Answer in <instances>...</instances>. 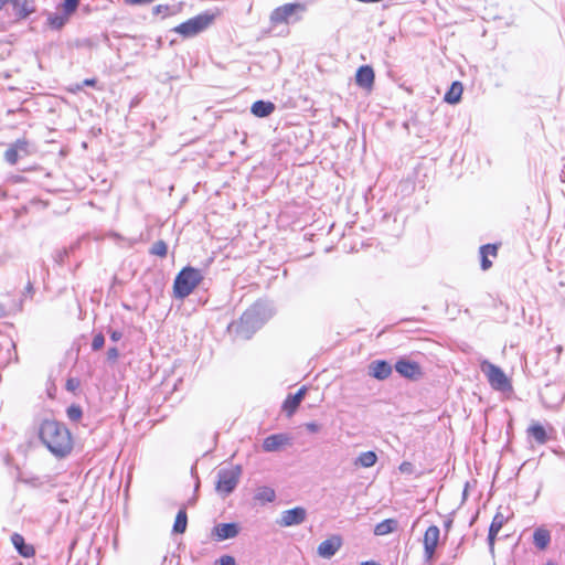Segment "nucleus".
Here are the masks:
<instances>
[{
	"label": "nucleus",
	"mask_w": 565,
	"mask_h": 565,
	"mask_svg": "<svg viewBox=\"0 0 565 565\" xmlns=\"http://www.w3.org/2000/svg\"><path fill=\"white\" fill-rule=\"evenodd\" d=\"M2 316H3V308L0 307V317H2Z\"/></svg>",
	"instance_id": "obj_48"
},
{
	"label": "nucleus",
	"mask_w": 565,
	"mask_h": 565,
	"mask_svg": "<svg viewBox=\"0 0 565 565\" xmlns=\"http://www.w3.org/2000/svg\"><path fill=\"white\" fill-rule=\"evenodd\" d=\"M462 85L461 83L459 82H454L450 86V88L448 89V92L445 94V102L449 103V104H457L460 98H461V95H462Z\"/></svg>",
	"instance_id": "obj_25"
},
{
	"label": "nucleus",
	"mask_w": 565,
	"mask_h": 565,
	"mask_svg": "<svg viewBox=\"0 0 565 565\" xmlns=\"http://www.w3.org/2000/svg\"><path fill=\"white\" fill-rule=\"evenodd\" d=\"M26 154H29V142L25 139H18L4 151V159L8 163L14 166L20 156Z\"/></svg>",
	"instance_id": "obj_10"
},
{
	"label": "nucleus",
	"mask_w": 565,
	"mask_h": 565,
	"mask_svg": "<svg viewBox=\"0 0 565 565\" xmlns=\"http://www.w3.org/2000/svg\"><path fill=\"white\" fill-rule=\"evenodd\" d=\"M341 546V537L332 535L319 544L317 552L320 557L329 559L337 554Z\"/></svg>",
	"instance_id": "obj_11"
},
{
	"label": "nucleus",
	"mask_w": 565,
	"mask_h": 565,
	"mask_svg": "<svg viewBox=\"0 0 565 565\" xmlns=\"http://www.w3.org/2000/svg\"><path fill=\"white\" fill-rule=\"evenodd\" d=\"M202 279L203 275L200 269L190 266L184 267L174 279L173 292L175 298L183 299L188 297Z\"/></svg>",
	"instance_id": "obj_2"
},
{
	"label": "nucleus",
	"mask_w": 565,
	"mask_h": 565,
	"mask_svg": "<svg viewBox=\"0 0 565 565\" xmlns=\"http://www.w3.org/2000/svg\"><path fill=\"white\" fill-rule=\"evenodd\" d=\"M11 542L23 557H31L35 554L34 547L32 545L25 544L24 539L19 533H13L11 536Z\"/></svg>",
	"instance_id": "obj_21"
},
{
	"label": "nucleus",
	"mask_w": 565,
	"mask_h": 565,
	"mask_svg": "<svg viewBox=\"0 0 565 565\" xmlns=\"http://www.w3.org/2000/svg\"><path fill=\"white\" fill-rule=\"evenodd\" d=\"M303 10L305 7L300 3H286L271 12L270 21L273 24L288 23L292 15Z\"/></svg>",
	"instance_id": "obj_8"
},
{
	"label": "nucleus",
	"mask_w": 565,
	"mask_h": 565,
	"mask_svg": "<svg viewBox=\"0 0 565 565\" xmlns=\"http://www.w3.org/2000/svg\"><path fill=\"white\" fill-rule=\"evenodd\" d=\"M39 437L56 458H65L73 449L71 431L63 423L55 419H45L41 423Z\"/></svg>",
	"instance_id": "obj_1"
},
{
	"label": "nucleus",
	"mask_w": 565,
	"mask_h": 565,
	"mask_svg": "<svg viewBox=\"0 0 565 565\" xmlns=\"http://www.w3.org/2000/svg\"><path fill=\"white\" fill-rule=\"evenodd\" d=\"M305 426L310 433H318L321 429V426L315 422L307 423Z\"/></svg>",
	"instance_id": "obj_39"
},
{
	"label": "nucleus",
	"mask_w": 565,
	"mask_h": 565,
	"mask_svg": "<svg viewBox=\"0 0 565 565\" xmlns=\"http://www.w3.org/2000/svg\"><path fill=\"white\" fill-rule=\"evenodd\" d=\"M480 256L482 270H488L492 266V263L488 258L489 256L487 254H480Z\"/></svg>",
	"instance_id": "obj_37"
},
{
	"label": "nucleus",
	"mask_w": 565,
	"mask_h": 565,
	"mask_svg": "<svg viewBox=\"0 0 565 565\" xmlns=\"http://www.w3.org/2000/svg\"><path fill=\"white\" fill-rule=\"evenodd\" d=\"M122 337V333L120 331L114 330L110 332V339L115 342L119 341Z\"/></svg>",
	"instance_id": "obj_44"
},
{
	"label": "nucleus",
	"mask_w": 565,
	"mask_h": 565,
	"mask_svg": "<svg viewBox=\"0 0 565 565\" xmlns=\"http://www.w3.org/2000/svg\"><path fill=\"white\" fill-rule=\"evenodd\" d=\"M78 387V382L74 379H70L66 382V388L71 392L75 391Z\"/></svg>",
	"instance_id": "obj_42"
},
{
	"label": "nucleus",
	"mask_w": 565,
	"mask_h": 565,
	"mask_svg": "<svg viewBox=\"0 0 565 565\" xmlns=\"http://www.w3.org/2000/svg\"><path fill=\"white\" fill-rule=\"evenodd\" d=\"M242 476V467L231 466L227 468H221L217 471V480L215 483V490L223 497L232 493L237 487Z\"/></svg>",
	"instance_id": "obj_3"
},
{
	"label": "nucleus",
	"mask_w": 565,
	"mask_h": 565,
	"mask_svg": "<svg viewBox=\"0 0 565 565\" xmlns=\"http://www.w3.org/2000/svg\"><path fill=\"white\" fill-rule=\"evenodd\" d=\"M252 114L256 117H267L275 110V105L271 102L257 100L252 105Z\"/></svg>",
	"instance_id": "obj_23"
},
{
	"label": "nucleus",
	"mask_w": 565,
	"mask_h": 565,
	"mask_svg": "<svg viewBox=\"0 0 565 565\" xmlns=\"http://www.w3.org/2000/svg\"><path fill=\"white\" fill-rule=\"evenodd\" d=\"M119 356V352L117 350V348H109L108 351H107V359L109 361H116Z\"/></svg>",
	"instance_id": "obj_38"
},
{
	"label": "nucleus",
	"mask_w": 565,
	"mask_h": 565,
	"mask_svg": "<svg viewBox=\"0 0 565 565\" xmlns=\"http://www.w3.org/2000/svg\"><path fill=\"white\" fill-rule=\"evenodd\" d=\"M527 439H533L539 445H544L548 440V435L543 425L533 422L526 429Z\"/></svg>",
	"instance_id": "obj_17"
},
{
	"label": "nucleus",
	"mask_w": 565,
	"mask_h": 565,
	"mask_svg": "<svg viewBox=\"0 0 565 565\" xmlns=\"http://www.w3.org/2000/svg\"><path fill=\"white\" fill-rule=\"evenodd\" d=\"M13 0H0V9H3L7 4L12 6Z\"/></svg>",
	"instance_id": "obj_46"
},
{
	"label": "nucleus",
	"mask_w": 565,
	"mask_h": 565,
	"mask_svg": "<svg viewBox=\"0 0 565 565\" xmlns=\"http://www.w3.org/2000/svg\"><path fill=\"white\" fill-rule=\"evenodd\" d=\"M287 445H290V438L286 434H274L264 439L263 449L266 452H274Z\"/></svg>",
	"instance_id": "obj_13"
},
{
	"label": "nucleus",
	"mask_w": 565,
	"mask_h": 565,
	"mask_svg": "<svg viewBox=\"0 0 565 565\" xmlns=\"http://www.w3.org/2000/svg\"><path fill=\"white\" fill-rule=\"evenodd\" d=\"M482 373L487 376L489 384L497 391H505L511 387L510 381L504 372L493 363L484 360L480 364Z\"/></svg>",
	"instance_id": "obj_4"
},
{
	"label": "nucleus",
	"mask_w": 565,
	"mask_h": 565,
	"mask_svg": "<svg viewBox=\"0 0 565 565\" xmlns=\"http://www.w3.org/2000/svg\"><path fill=\"white\" fill-rule=\"evenodd\" d=\"M533 543L539 550H546L551 543V532L545 527H537L533 533Z\"/></svg>",
	"instance_id": "obj_22"
},
{
	"label": "nucleus",
	"mask_w": 565,
	"mask_h": 565,
	"mask_svg": "<svg viewBox=\"0 0 565 565\" xmlns=\"http://www.w3.org/2000/svg\"><path fill=\"white\" fill-rule=\"evenodd\" d=\"M306 395V387H301L298 390V392L294 395H288L286 401L284 402V409L287 412L289 416H291L296 409L298 408L299 404L303 399Z\"/></svg>",
	"instance_id": "obj_20"
},
{
	"label": "nucleus",
	"mask_w": 565,
	"mask_h": 565,
	"mask_svg": "<svg viewBox=\"0 0 565 565\" xmlns=\"http://www.w3.org/2000/svg\"><path fill=\"white\" fill-rule=\"evenodd\" d=\"M398 470L402 472V473H407V475H411L414 472V466L413 463L408 462V461H404L399 465L398 467Z\"/></svg>",
	"instance_id": "obj_35"
},
{
	"label": "nucleus",
	"mask_w": 565,
	"mask_h": 565,
	"mask_svg": "<svg viewBox=\"0 0 565 565\" xmlns=\"http://www.w3.org/2000/svg\"><path fill=\"white\" fill-rule=\"evenodd\" d=\"M397 527V521L394 519H386L380 523H377L374 527V534L377 536H383L394 532Z\"/></svg>",
	"instance_id": "obj_24"
},
{
	"label": "nucleus",
	"mask_w": 565,
	"mask_h": 565,
	"mask_svg": "<svg viewBox=\"0 0 565 565\" xmlns=\"http://www.w3.org/2000/svg\"><path fill=\"white\" fill-rule=\"evenodd\" d=\"M260 327L258 312L255 308L246 310L236 324V333L242 338L248 339L250 334Z\"/></svg>",
	"instance_id": "obj_6"
},
{
	"label": "nucleus",
	"mask_w": 565,
	"mask_h": 565,
	"mask_svg": "<svg viewBox=\"0 0 565 565\" xmlns=\"http://www.w3.org/2000/svg\"><path fill=\"white\" fill-rule=\"evenodd\" d=\"M374 71L369 65L360 66L355 74V82L362 88L370 89L374 83Z\"/></svg>",
	"instance_id": "obj_16"
},
{
	"label": "nucleus",
	"mask_w": 565,
	"mask_h": 565,
	"mask_svg": "<svg viewBox=\"0 0 565 565\" xmlns=\"http://www.w3.org/2000/svg\"><path fill=\"white\" fill-rule=\"evenodd\" d=\"M149 253L151 255H154V256H158V257H166L167 256V253H168V246L166 244V242L163 241H157L156 243L152 244Z\"/></svg>",
	"instance_id": "obj_30"
},
{
	"label": "nucleus",
	"mask_w": 565,
	"mask_h": 565,
	"mask_svg": "<svg viewBox=\"0 0 565 565\" xmlns=\"http://www.w3.org/2000/svg\"><path fill=\"white\" fill-rule=\"evenodd\" d=\"M217 563L220 565H236V561L231 555H223L218 558Z\"/></svg>",
	"instance_id": "obj_36"
},
{
	"label": "nucleus",
	"mask_w": 565,
	"mask_h": 565,
	"mask_svg": "<svg viewBox=\"0 0 565 565\" xmlns=\"http://www.w3.org/2000/svg\"><path fill=\"white\" fill-rule=\"evenodd\" d=\"M66 414L70 420L78 422L82 418L83 412L81 406L73 404L67 407Z\"/></svg>",
	"instance_id": "obj_31"
},
{
	"label": "nucleus",
	"mask_w": 565,
	"mask_h": 565,
	"mask_svg": "<svg viewBox=\"0 0 565 565\" xmlns=\"http://www.w3.org/2000/svg\"><path fill=\"white\" fill-rule=\"evenodd\" d=\"M12 8L19 19H25L35 11V4L32 0H13Z\"/></svg>",
	"instance_id": "obj_19"
},
{
	"label": "nucleus",
	"mask_w": 565,
	"mask_h": 565,
	"mask_svg": "<svg viewBox=\"0 0 565 565\" xmlns=\"http://www.w3.org/2000/svg\"><path fill=\"white\" fill-rule=\"evenodd\" d=\"M186 525H188L186 512L184 509H181L175 516V521L173 524V532L182 534L185 532Z\"/></svg>",
	"instance_id": "obj_28"
},
{
	"label": "nucleus",
	"mask_w": 565,
	"mask_h": 565,
	"mask_svg": "<svg viewBox=\"0 0 565 565\" xmlns=\"http://www.w3.org/2000/svg\"><path fill=\"white\" fill-rule=\"evenodd\" d=\"M67 20H68V17L66 14L56 13V14H51L47 18V23L51 28L58 30L65 25Z\"/></svg>",
	"instance_id": "obj_29"
},
{
	"label": "nucleus",
	"mask_w": 565,
	"mask_h": 565,
	"mask_svg": "<svg viewBox=\"0 0 565 565\" xmlns=\"http://www.w3.org/2000/svg\"><path fill=\"white\" fill-rule=\"evenodd\" d=\"M105 344V338L102 333L96 334L92 341V349L94 351L100 350Z\"/></svg>",
	"instance_id": "obj_33"
},
{
	"label": "nucleus",
	"mask_w": 565,
	"mask_h": 565,
	"mask_svg": "<svg viewBox=\"0 0 565 565\" xmlns=\"http://www.w3.org/2000/svg\"><path fill=\"white\" fill-rule=\"evenodd\" d=\"M79 0H65L61 8L68 18L76 11Z\"/></svg>",
	"instance_id": "obj_32"
},
{
	"label": "nucleus",
	"mask_w": 565,
	"mask_h": 565,
	"mask_svg": "<svg viewBox=\"0 0 565 565\" xmlns=\"http://www.w3.org/2000/svg\"><path fill=\"white\" fill-rule=\"evenodd\" d=\"M306 509L302 507H296L290 510L282 511L277 524L284 527L299 525L306 521Z\"/></svg>",
	"instance_id": "obj_9"
},
{
	"label": "nucleus",
	"mask_w": 565,
	"mask_h": 565,
	"mask_svg": "<svg viewBox=\"0 0 565 565\" xmlns=\"http://www.w3.org/2000/svg\"><path fill=\"white\" fill-rule=\"evenodd\" d=\"M440 530L437 525H430L423 539L425 563L431 564L437 545L439 543Z\"/></svg>",
	"instance_id": "obj_7"
},
{
	"label": "nucleus",
	"mask_w": 565,
	"mask_h": 565,
	"mask_svg": "<svg viewBox=\"0 0 565 565\" xmlns=\"http://www.w3.org/2000/svg\"><path fill=\"white\" fill-rule=\"evenodd\" d=\"M361 565H379V564L374 561H367V562L361 563Z\"/></svg>",
	"instance_id": "obj_47"
},
{
	"label": "nucleus",
	"mask_w": 565,
	"mask_h": 565,
	"mask_svg": "<svg viewBox=\"0 0 565 565\" xmlns=\"http://www.w3.org/2000/svg\"><path fill=\"white\" fill-rule=\"evenodd\" d=\"M392 374V365L383 360H375L369 365V375L383 381Z\"/></svg>",
	"instance_id": "obj_14"
},
{
	"label": "nucleus",
	"mask_w": 565,
	"mask_h": 565,
	"mask_svg": "<svg viewBox=\"0 0 565 565\" xmlns=\"http://www.w3.org/2000/svg\"><path fill=\"white\" fill-rule=\"evenodd\" d=\"M450 524H451V521L447 522V523H446V527H449V526H450Z\"/></svg>",
	"instance_id": "obj_49"
},
{
	"label": "nucleus",
	"mask_w": 565,
	"mask_h": 565,
	"mask_svg": "<svg viewBox=\"0 0 565 565\" xmlns=\"http://www.w3.org/2000/svg\"><path fill=\"white\" fill-rule=\"evenodd\" d=\"M213 21L211 14H199L178 25L174 31L184 38H191L204 31Z\"/></svg>",
	"instance_id": "obj_5"
},
{
	"label": "nucleus",
	"mask_w": 565,
	"mask_h": 565,
	"mask_svg": "<svg viewBox=\"0 0 565 565\" xmlns=\"http://www.w3.org/2000/svg\"><path fill=\"white\" fill-rule=\"evenodd\" d=\"M126 3L128 4H146V3H150L152 2L153 0H124Z\"/></svg>",
	"instance_id": "obj_43"
},
{
	"label": "nucleus",
	"mask_w": 565,
	"mask_h": 565,
	"mask_svg": "<svg viewBox=\"0 0 565 565\" xmlns=\"http://www.w3.org/2000/svg\"><path fill=\"white\" fill-rule=\"evenodd\" d=\"M254 498H255V500L260 501L263 503L273 502L276 498V493L273 488L260 487L257 489Z\"/></svg>",
	"instance_id": "obj_27"
},
{
	"label": "nucleus",
	"mask_w": 565,
	"mask_h": 565,
	"mask_svg": "<svg viewBox=\"0 0 565 565\" xmlns=\"http://www.w3.org/2000/svg\"><path fill=\"white\" fill-rule=\"evenodd\" d=\"M377 456L374 451H365L360 454V456L355 459L354 465L361 466L363 468L373 467L376 463Z\"/></svg>",
	"instance_id": "obj_26"
},
{
	"label": "nucleus",
	"mask_w": 565,
	"mask_h": 565,
	"mask_svg": "<svg viewBox=\"0 0 565 565\" xmlns=\"http://www.w3.org/2000/svg\"><path fill=\"white\" fill-rule=\"evenodd\" d=\"M169 10H170V8L168 6L159 4L153 8V13L154 14H161V13L167 14Z\"/></svg>",
	"instance_id": "obj_41"
},
{
	"label": "nucleus",
	"mask_w": 565,
	"mask_h": 565,
	"mask_svg": "<svg viewBox=\"0 0 565 565\" xmlns=\"http://www.w3.org/2000/svg\"><path fill=\"white\" fill-rule=\"evenodd\" d=\"M238 533L239 525L237 523H220L212 530V535L215 536L217 541L234 539Z\"/></svg>",
	"instance_id": "obj_12"
},
{
	"label": "nucleus",
	"mask_w": 565,
	"mask_h": 565,
	"mask_svg": "<svg viewBox=\"0 0 565 565\" xmlns=\"http://www.w3.org/2000/svg\"><path fill=\"white\" fill-rule=\"evenodd\" d=\"M395 370L406 379L413 380L420 375V366L418 363L408 360L397 361L395 364Z\"/></svg>",
	"instance_id": "obj_15"
},
{
	"label": "nucleus",
	"mask_w": 565,
	"mask_h": 565,
	"mask_svg": "<svg viewBox=\"0 0 565 565\" xmlns=\"http://www.w3.org/2000/svg\"><path fill=\"white\" fill-rule=\"evenodd\" d=\"M34 295V287L31 281L28 282V285L24 288L23 296L32 298Z\"/></svg>",
	"instance_id": "obj_40"
},
{
	"label": "nucleus",
	"mask_w": 565,
	"mask_h": 565,
	"mask_svg": "<svg viewBox=\"0 0 565 565\" xmlns=\"http://www.w3.org/2000/svg\"><path fill=\"white\" fill-rule=\"evenodd\" d=\"M505 521L507 518L501 512H497V514L493 516L488 534V543L491 550H493L495 537L500 530L502 529Z\"/></svg>",
	"instance_id": "obj_18"
},
{
	"label": "nucleus",
	"mask_w": 565,
	"mask_h": 565,
	"mask_svg": "<svg viewBox=\"0 0 565 565\" xmlns=\"http://www.w3.org/2000/svg\"><path fill=\"white\" fill-rule=\"evenodd\" d=\"M498 253L497 245L487 244L480 247V254H487L488 256L495 257Z\"/></svg>",
	"instance_id": "obj_34"
},
{
	"label": "nucleus",
	"mask_w": 565,
	"mask_h": 565,
	"mask_svg": "<svg viewBox=\"0 0 565 565\" xmlns=\"http://www.w3.org/2000/svg\"><path fill=\"white\" fill-rule=\"evenodd\" d=\"M96 84V79L94 78H87L83 82V85L85 86H94Z\"/></svg>",
	"instance_id": "obj_45"
}]
</instances>
